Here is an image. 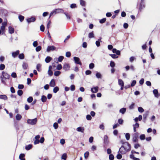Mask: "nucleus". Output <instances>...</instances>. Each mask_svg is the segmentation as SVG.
<instances>
[{"mask_svg":"<svg viewBox=\"0 0 160 160\" xmlns=\"http://www.w3.org/2000/svg\"><path fill=\"white\" fill-rule=\"evenodd\" d=\"M148 111H147L144 114H143V119L146 120L147 116L148 115Z\"/></svg>","mask_w":160,"mask_h":160,"instance_id":"c756f323","label":"nucleus"},{"mask_svg":"<svg viewBox=\"0 0 160 160\" xmlns=\"http://www.w3.org/2000/svg\"><path fill=\"white\" fill-rule=\"evenodd\" d=\"M49 85L51 87H54L56 85V83L54 79H52L51 81L49 83Z\"/></svg>","mask_w":160,"mask_h":160,"instance_id":"9b49d317","label":"nucleus"},{"mask_svg":"<svg viewBox=\"0 0 160 160\" xmlns=\"http://www.w3.org/2000/svg\"><path fill=\"white\" fill-rule=\"evenodd\" d=\"M23 93L22 91L21 90H18L17 92L19 96L22 95L23 94Z\"/></svg>","mask_w":160,"mask_h":160,"instance_id":"58836bf2","label":"nucleus"},{"mask_svg":"<svg viewBox=\"0 0 160 160\" xmlns=\"http://www.w3.org/2000/svg\"><path fill=\"white\" fill-rule=\"evenodd\" d=\"M102 38L101 37H100L98 40L96 42V44L98 47L100 46V42H102L101 41Z\"/></svg>","mask_w":160,"mask_h":160,"instance_id":"aec40b11","label":"nucleus"},{"mask_svg":"<svg viewBox=\"0 0 160 160\" xmlns=\"http://www.w3.org/2000/svg\"><path fill=\"white\" fill-rule=\"evenodd\" d=\"M62 68V66L61 64H58L57 66V69L58 70H60Z\"/></svg>","mask_w":160,"mask_h":160,"instance_id":"79ce46f5","label":"nucleus"},{"mask_svg":"<svg viewBox=\"0 0 160 160\" xmlns=\"http://www.w3.org/2000/svg\"><path fill=\"white\" fill-rule=\"evenodd\" d=\"M9 32L10 34H12L14 33V29L11 26H9L8 27Z\"/></svg>","mask_w":160,"mask_h":160,"instance_id":"a211bd4d","label":"nucleus"},{"mask_svg":"<svg viewBox=\"0 0 160 160\" xmlns=\"http://www.w3.org/2000/svg\"><path fill=\"white\" fill-rule=\"evenodd\" d=\"M70 89L72 91H73L75 90V86L73 85H72L70 87Z\"/></svg>","mask_w":160,"mask_h":160,"instance_id":"338daca9","label":"nucleus"},{"mask_svg":"<svg viewBox=\"0 0 160 160\" xmlns=\"http://www.w3.org/2000/svg\"><path fill=\"white\" fill-rule=\"evenodd\" d=\"M36 19L35 18L32 17L31 18L27 19V21L28 23H30L32 22H34L35 21Z\"/></svg>","mask_w":160,"mask_h":160,"instance_id":"dca6fc26","label":"nucleus"},{"mask_svg":"<svg viewBox=\"0 0 160 160\" xmlns=\"http://www.w3.org/2000/svg\"><path fill=\"white\" fill-rule=\"evenodd\" d=\"M0 78L1 80V82L2 83L4 84L5 85H6V84L4 79V77L3 74L2 73V75L0 76Z\"/></svg>","mask_w":160,"mask_h":160,"instance_id":"ddd939ff","label":"nucleus"},{"mask_svg":"<svg viewBox=\"0 0 160 160\" xmlns=\"http://www.w3.org/2000/svg\"><path fill=\"white\" fill-rule=\"evenodd\" d=\"M138 110L140 112H142L144 111V109L141 107H139L138 108Z\"/></svg>","mask_w":160,"mask_h":160,"instance_id":"09e8293b","label":"nucleus"},{"mask_svg":"<svg viewBox=\"0 0 160 160\" xmlns=\"http://www.w3.org/2000/svg\"><path fill=\"white\" fill-rule=\"evenodd\" d=\"M145 7V5L144 2V0H141L138 12H141Z\"/></svg>","mask_w":160,"mask_h":160,"instance_id":"f03ea898","label":"nucleus"},{"mask_svg":"<svg viewBox=\"0 0 160 160\" xmlns=\"http://www.w3.org/2000/svg\"><path fill=\"white\" fill-rule=\"evenodd\" d=\"M89 155V152L88 151L86 152L84 154V158L86 159L88 157Z\"/></svg>","mask_w":160,"mask_h":160,"instance_id":"49530a36","label":"nucleus"},{"mask_svg":"<svg viewBox=\"0 0 160 160\" xmlns=\"http://www.w3.org/2000/svg\"><path fill=\"white\" fill-rule=\"evenodd\" d=\"M153 92L155 96L157 98H158L160 95L157 89H154L153 91Z\"/></svg>","mask_w":160,"mask_h":160,"instance_id":"4468645a","label":"nucleus"},{"mask_svg":"<svg viewBox=\"0 0 160 160\" xmlns=\"http://www.w3.org/2000/svg\"><path fill=\"white\" fill-rule=\"evenodd\" d=\"M64 58V57L62 56H60L58 58V61L59 62H61Z\"/></svg>","mask_w":160,"mask_h":160,"instance_id":"864d4df0","label":"nucleus"},{"mask_svg":"<svg viewBox=\"0 0 160 160\" xmlns=\"http://www.w3.org/2000/svg\"><path fill=\"white\" fill-rule=\"evenodd\" d=\"M92 72L90 70H87L85 72V74L86 75H89L91 74Z\"/></svg>","mask_w":160,"mask_h":160,"instance_id":"0e129e2a","label":"nucleus"},{"mask_svg":"<svg viewBox=\"0 0 160 160\" xmlns=\"http://www.w3.org/2000/svg\"><path fill=\"white\" fill-rule=\"evenodd\" d=\"M45 28L43 25H42L40 26V30L42 32H44V31Z\"/></svg>","mask_w":160,"mask_h":160,"instance_id":"bf43d9fd","label":"nucleus"},{"mask_svg":"<svg viewBox=\"0 0 160 160\" xmlns=\"http://www.w3.org/2000/svg\"><path fill=\"white\" fill-rule=\"evenodd\" d=\"M33 100V98L32 97H30L28 98L27 101L28 102L30 103Z\"/></svg>","mask_w":160,"mask_h":160,"instance_id":"a19ab883","label":"nucleus"},{"mask_svg":"<svg viewBox=\"0 0 160 160\" xmlns=\"http://www.w3.org/2000/svg\"><path fill=\"white\" fill-rule=\"evenodd\" d=\"M118 84L120 86L124 85V82L123 81L120 79H119L118 80Z\"/></svg>","mask_w":160,"mask_h":160,"instance_id":"2f4dec72","label":"nucleus"},{"mask_svg":"<svg viewBox=\"0 0 160 160\" xmlns=\"http://www.w3.org/2000/svg\"><path fill=\"white\" fill-rule=\"evenodd\" d=\"M109 55L110 56L113 58H118V56L115 54H110Z\"/></svg>","mask_w":160,"mask_h":160,"instance_id":"a18cd8bd","label":"nucleus"},{"mask_svg":"<svg viewBox=\"0 0 160 160\" xmlns=\"http://www.w3.org/2000/svg\"><path fill=\"white\" fill-rule=\"evenodd\" d=\"M138 133L136 132L133 134L132 135V141L133 142H138Z\"/></svg>","mask_w":160,"mask_h":160,"instance_id":"20e7f679","label":"nucleus"},{"mask_svg":"<svg viewBox=\"0 0 160 160\" xmlns=\"http://www.w3.org/2000/svg\"><path fill=\"white\" fill-rule=\"evenodd\" d=\"M67 158V155L66 153H64L63 154L61 157V158L62 159H63L64 160H66Z\"/></svg>","mask_w":160,"mask_h":160,"instance_id":"473e14b6","label":"nucleus"},{"mask_svg":"<svg viewBox=\"0 0 160 160\" xmlns=\"http://www.w3.org/2000/svg\"><path fill=\"white\" fill-rule=\"evenodd\" d=\"M5 68V65L3 64H1L0 65V70H3Z\"/></svg>","mask_w":160,"mask_h":160,"instance_id":"de8ad7c7","label":"nucleus"},{"mask_svg":"<svg viewBox=\"0 0 160 160\" xmlns=\"http://www.w3.org/2000/svg\"><path fill=\"white\" fill-rule=\"evenodd\" d=\"M125 138L127 140H128L130 138V135L129 133H126L125 134Z\"/></svg>","mask_w":160,"mask_h":160,"instance_id":"c03bdc74","label":"nucleus"},{"mask_svg":"<svg viewBox=\"0 0 160 160\" xmlns=\"http://www.w3.org/2000/svg\"><path fill=\"white\" fill-rule=\"evenodd\" d=\"M18 57L21 59H23L24 58V55L23 53L19 54Z\"/></svg>","mask_w":160,"mask_h":160,"instance_id":"e433bc0d","label":"nucleus"},{"mask_svg":"<svg viewBox=\"0 0 160 160\" xmlns=\"http://www.w3.org/2000/svg\"><path fill=\"white\" fill-rule=\"evenodd\" d=\"M32 144H29L25 147V149L27 150H29L32 148Z\"/></svg>","mask_w":160,"mask_h":160,"instance_id":"72a5a7b5","label":"nucleus"},{"mask_svg":"<svg viewBox=\"0 0 160 160\" xmlns=\"http://www.w3.org/2000/svg\"><path fill=\"white\" fill-rule=\"evenodd\" d=\"M70 66L68 63H65L63 65V69L65 71H67L70 69Z\"/></svg>","mask_w":160,"mask_h":160,"instance_id":"423d86ee","label":"nucleus"},{"mask_svg":"<svg viewBox=\"0 0 160 160\" xmlns=\"http://www.w3.org/2000/svg\"><path fill=\"white\" fill-rule=\"evenodd\" d=\"M8 98L7 96L5 95H0V99L4 100H6Z\"/></svg>","mask_w":160,"mask_h":160,"instance_id":"bb28decb","label":"nucleus"},{"mask_svg":"<svg viewBox=\"0 0 160 160\" xmlns=\"http://www.w3.org/2000/svg\"><path fill=\"white\" fill-rule=\"evenodd\" d=\"M56 49V48L54 46H48L47 49V51L49 52L51 51L55 50Z\"/></svg>","mask_w":160,"mask_h":160,"instance_id":"0eeeda50","label":"nucleus"},{"mask_svg":"<svg viewBox=\"0 0 160 160\" xmlns=\"http://www.w3.org/2000/svg\"><path fill=\"white\" fill-rule=\"evenodd\" d=\"M59 88L58 87L56 86L53 88V92L54 93H56L59 91Z\"/></svg>","mask_w":160,"mask_h":160,"instance_id":"7c9ffc66","label":"nucleus"},{"mask_svg":"<svg viewBox=\"0 0 160 160\" xmlns=\"http://www.w3.org/2000/svg\"><path fill=\"white\" fill-rule=\"evenodd\" d=\"M94 67V64L93 63H91L89 64V68L90 69H92Z\"/></svg>","mask_w":160,"mask_h":160,"instance_id":"3c124183","label":"nucleus"},{"mask_svg":"<svg viewBox=\"0 0 160 160\" xmlns=\"http://www.w3.org/2000/svg\"><path fill=\"white\" fill-rule=\"evenodd\" d=\"M2 74H3L5 79H9L10 77V75L7 73L5 72L4 71L2 72Z\"/></svg>","mask_w":160,"mask_h":160,"instance_id":"f3484780","label":"nucleus"},{"mask_svg":"<svg viewBox=\"0 0 160 160\" xmlns=\"http://www.w3.org/2000/svg\"><path fill=\"white\" fill-rule=\"evenodd\" d=\"M124 148V146H122L119 149V152H120L122 154H124L127 152L125 150L123 149Z\"/></svg>","mask_w":160,"mask_h":160,"instance_id":"9d476101","label":"nucleus"},{"mask_svg":"<svg viewBox=\"0 0 160 160\" xmlns=\"http://www.w3.org/2000/svg\"><path fill=\"white\" fill-rule=\"evenodd\" d=\"M41 47L40 46H38L36 48V50L37 52H39L41 49Z\"/></svg>","mask_w":160,"mask_h":160,"instance_id":"e2e57ef3","label":"nucleus"},{"mask_svg":"<svg viewBox=\"0 0 160 160\" xmlns=\"http://www.w3.org/2000/svg\"><path fill=\"white\" fill-rule=\"evenodd\" d=\"M86 119L88 120H90L92 119V117L90 115H87L86 116Z\"/></svg>","mask_w":160,"mask_h":160,"instance_id":"680f3d73","label":"nucleus"},{"mask_svg":"<svg viewBox=\"0 0 160 160\" xmlns=\"http://www.w3.org/2000/svg\"><path fill=\"white\" fill-rule=\"evenodd\" d=\"M53 126L55 129H57L58 128V124L57 122H55L53 124Z\"/></svg>","mask_w":160,"mask_h":160,"instance_id":"774afa93","label":"nucleus"},{"mask_svg":"<svg viewBox=\"0 0 160 160\" xmlns=\"http://www.w3.org/2000/svg\"><path fill=\"white\" fill-rule=\"evenodd\" d=\"M52 58L49 57L47 56L45 59V61L46 63H49L52 60Z\"/></svg>","mask_w":160,"mask_h":160,"instance_id":"4be33fe9","label":"nucleus"},{"mask_svg":"<svg viewBox=\"0 0 160 160\" xmlns=\"http://www.w3.org/2000/svg\"><path fill=\"white\" fill-rule=\"evenodd\" d=\"M47 99V98H46V96H45L42 95V96L41 100L42 101V102H45L46 101Z\"/></svg>","mask_w":160,"mask_h":160,"instance_id":"a878e982","label":"nucleus"},{"mask_svg":"<svg viewBox=\"0 0 160 160\" xmlns=\"http://www.w3.org/2000/svg\"><path fill=\"white\" fill-rule=\"evenodd\" d=\"M122 144L123 145L124 148L123 149L125 150L126 151H128L130 150L131 149V145L128 142H125L124 143H123Z\"/></svg>","mask_w":160,"mask_h":160,"instance_id":"f257e3e1","label":"nucleus"},{"mask_svg":"<svg viewBox=\"0 0 160 160\" xmlns=\"http://www.w3.org/2000/svg\"><path fill=\"white\" fill-rule=\"evenodd\" d=\"M28 66V64L27 63L23 62L22 65V67L24 69H26Z\"/></svg>","mask_w":160,"mask_h":160,"instance_id":"412c9836","label":"nucleus"},{"mask_svg":"<svg viewBox=\"0 0 160 160\" xmlns=\"http://www.w3.org/2000/svg\"><path fill=\"white\" fill-rule=\"evenodd\" d=\"M98 87H96L91 88V91L93 93H96L98 91Z\"/></svg>","mask_w":160,"mask_h":160,"instance_id":"2eb2a0df","label":"nucleus"},{"mask_svg":"<svg viewBox=\"0 0 160 160\" xmlns=\"http://www.w3.org/2000/svg\"><path fill=\"white\" fill-rule=\"evenodd\" d=\"M18 18L20 21L22 22L24 19V17L22 15H20L18 17Z\"/></svg>","mask_w":160,"mask_h":160,"instance_id":"37998d69","label":"nucleus"},{"mask_svg":"<svg viewBox=\"0 0 160 160\" xmlns=\"http://www.w3.org/2000/svg\"><path fill=\"white\" fill-rule=\"evenodd\" d=\"M140 139L141 140H144L145 139V136L144 134H141L140 136Z\"/></svg>","mask_w":160,"mask_h":160,"instance_id":"ea45409f","label":"nucleus"},{"mask_svg":"<svg viewBox=\"0 0 160 160\" xmlns=\"http://www.w3.org/2000/svg\"><path fill=\"white\" fill-rule=\"evenodd\" d=\"M133 131L134 132H136L137 128H138L139 127V124L138 123H136L135 124L133 125Z\"/></svg>","mask_w":160,"mask_h":160,"instance_id":"6ab92c4d","label":"nucleus"},{"mask_svg":"<svg viewBox=\"0 0 160 160\" xmlns=\"http://www.w3.org/2000/svg\"><path fill=\"white\" fill-rule=\"evenodd\" d=\"M19 50H17L16 52H12V56L13 58H15L17 57V56L19 54Z\"/></svg>","mask_w":160,"mask_h":160,"instance_id":"1a4fd4ad","label":"nucleus"},{"mask_svg":"<svg viewBox=\"0 0 160 160\" xmlns=\"http://www.w3.org/2000/svg\"><path fill=\"white\" fill-rule=\"evenodd\" d=\"M136 59V58L134 57H131L129 59V61L130 62H133V61Z\"/></svg>","mask_w":160,"mask_h":160,"instance_id":"5fc2aeb1","label":"nucleus"},{"mask_svg":"<svg viewBox=\"0 0 160 160\" xmlns=\"http://www.w3.org/2000/svg\"><path fill=\"white\" fill-rule=\"evenodd\" d=\"M96 77L98 78H102V75L101 73L98 72H97L96 74Z\"/></svg>","mask_w":160,"mask_h":160,"instance_id":"c85d7f7f","label":"nucleus"},{"mask_svg":"<svg viewBox=\"0 0 160 160\" xmlns=\"http://www.w3.org/2000/svg\"><path fill=\"white\" fill-rule=\"evenodd\" d=\"M40 138V137L39 135H37L35 137V140L34 142V144L36 145L39 143V140H38V139L39 138Z\"/></svg>","mask_w":160,"mask_h":160,"instance_id":"6e6552de","label":"nucleus"},{"mask_svg":"<svg viewBox=\"0 0 160 160\" xmlns=\"http://www.w3.org/2000/svg\"><path fill=\"white\" fill-rule=\"evenodd\" d=\"M22 116L19 114H18L16 116V118L17 120L19 121L21 120L22 118Z\"/></svg>","mask_w":160,"mask_h":160,"instance_id":"cd10ccee","label":"nucleus"},{"mask_svg":"<svg viewBox=\"0 0 160 160\" xmlns=\"http://www.w3.org/2000/svg\"><path fill=\"white\" fill-rule=\"evenodd\" d=\"M37 121V118H35L34 119H28L27 120V123L29 124L33 125L35 124Z\"/></svg>","mask_w":160,"mask_h":160,"instance_id":"7ed1b4c3","label":"nucleus"},{"mask_svg":"<svg viewBox=\"0 0 160 160\" xmlns=\"http://www.w3.org/2000/svg\"><path fill=\"white\" fill-rule=\"evenodd\" d=\"M112 52L113 53H115L118 55H120L121 54L120 51L119 50H117L116 48H113Z\"/></svg>","mask_w":160,"mask_h":160,"instance_id":"f8f14e48","label":"nucleus"},{"mask_svg":"<svg viewBox=\"0 0 160 160\" xmlns=\"http://www.w3.org/2000/svg\"><path fill=\"white\" fill-rule=\"evenodd\" d=\"M108 136L106 135H105V136H104V142L105 143H106L108 142Z\"/></svg>","mask_w":160,"mask_h":160,"instance_id":"603ef678","label":"nucleus"},{"mask_svg":"<svg viewBox=\"0 0 160 160\" xmlns=\"http://www.w3.org/2000/svg\"><path fill=\"white\" fill-rule=\"evenodd\" d=\"M136 83V81L135 80H133L132 81V82L131 84V85H130L132 87H133L135 85Z\"/></svg>","mask_w":160,"mask_h":160,"instance_id":"6e6d98bb","label":"nucleus"},{"mask_svg":"<svg viewBox=\"0 0 160 160\" xmlns=\"http://www.w3.org/2000/svg\"><path fill=\"white\" fill-rule=\"evenodd\" d=\"M126 108H122L119 110V112L122 114H123L125 113L126 111Z\"/></svg>","mask_w":160,"mask_h":160,"instance_id":"393cba45","label":"nucleus"},{"mask_svg":"<svg viewBox=\"0 0 160 160\" xmlns=\"http://www.w3.org/2000/svg\"><path fill=\"white\" fill-rule=\"evenodd\" d=\"M84 128H82L81 127H78L77 129V130L78 132H81L83 133L84 131Z\"/></svg>","mask_w":160,"mask_h":160,"instance_id":"b1692460","label":"nucleus"},{"mask_svg":"<svg viewBox=\"0 0 160 160\" xmlns=\"http://www.w3.org/2000/svg\"><path fill=\"white\" fill-rule=\"evenodd\" d=\"M114 159V157L113 155L110 154L109 155V159L110 160H113Z\"/></svg>","mask_w":160,"mask_h":160,"instance_id":"052dcab7","label":"nucleus"},{"mask_svg":"<svg viewBox=\"0 0 160 160\" xmlns=\"http://www.w3.org/2000/svg\"><path fill=\"white\" fill-rule=\"evenodd\" d=\"M135 104L134 103H132L131 105L129 107V108L130 109H132L134 108Z\"/></svg>","mask_w":160,"mask_h":160,"instance_id":"4d7b16f0","label":"nucleus"},{"mask_svg":"<svg viewBox=\"0 0 160 160\" xmlns=\"http://www.w3.org/2000/svg\"><path fill=\"white\" fill-rule=\"evenodd\" d=\"M106 19L105 18H103L101 19L99 21V22L100 23H103L105 22L106 21Z\"/></svg>","mask_w":160,"mask_h":160,"instance_id":"8fccbe9b","label":"nucleus"},{"mask_svg":"<svg viewBox=\"0 0 160 160\" xmlns=\"http://www.w3.org/2000/svg\"><path fill=\"white\" fill-rule=\"evenodd\" d=\"M88 37L89 38H92L94 37V34L93 32L89 33L88 34Z\"/></svg>","mask_w":160,"mask_h":160,"instance_id":"c9c22d12","label":"nucleus"},{"mask_svg":"<svg viewBox=\"0 0 160 160\" xmlns=\"http://www.w3.org/2000/svg\"><path fill=\"white\" fill-rule=\"evenodd\" d=\"M80 4L81 5L83 6H85V2L83 0H80Z\"/></svg>","mask_w":160,"mask_h":160,"instance_id":"4c0bfd02","label":"nucleus"},{"mask_svg":"<svg viewBox=\"0 0 160 160\" xmlns=\"http://www.w3.org/2000/svg\"><path fill=\"white\" fill-rule=\"evenodd\" d=\"M55 11L56 13L60 12H63L64 11V10L62 9L61 8L56 9L55 10Z\"/></svg>","mask_w":160,"mask_h":160,"instance_id":"5701e85b","label":"nucleus"},{"mask_svg":"<svg viewBox=\"0 0 160 160\" xmlns=\"http://www.w3.org/2000/svg\"><path fill=\"white\" fill-rule=\"evenodd\" d=\"M61 73L60 71H57L54 72V75L56 76H58Z\"/></svg>","mask_w":160,"mask_h":160,"instance_id":"f704fd0d","label":"nucleus"},{"mask_svg":"<svg viewBox=\"0 0 160 160\" xmlns=\"http://www.w3.org/2000/svg\"><path fill=\"white\" fill-rule=\"evenodd\" d=\"M73 60L75 64H79L81 66L82 65V62L80 61V59L79 58L74 57H73Z\"/></svg>","mask_w":160,"mask_h":160,"instance_id":"39448f33","label":"nucleus"},{"mask_svg":"<svg viewBox=\"0 0 160 160\" xmlns=\"http://www.w3.org/2000/svg\"><path fill=\"white\" fill-rule=\"evenodd\" d=\"M71 54L70 52H67L66 53V56L67 57L69 58L71 56Z\"/></svg>","mask_w":160,"mask_h":160,"instance_id":"13d9d810","label":"nucleus"},{"mask_svg":"<svg viewBox=\"0 0 160 160\" xmlns=\"http://www.w3.org/2000/svg\"><path fill=\"white\" fill-rule=\"evenodd\" d=\"M70 7L72 8H75L76 7V5L75 3L72 4L71 5Z\"/></svg>","mask_w":160,"mask_h":160,"instance_id":"69168bd1","label":"nucleus"}]
</instances>
